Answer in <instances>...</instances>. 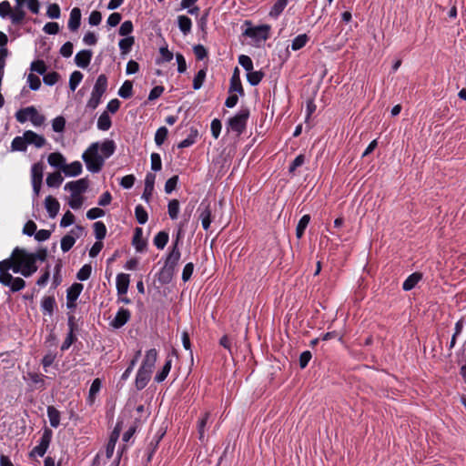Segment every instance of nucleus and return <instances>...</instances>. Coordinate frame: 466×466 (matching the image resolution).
<instances>
[{"mask_svg": "<svg viewBox=\"0 0 466 466\" xmlns=\"http://www.w3.org/2000/svg\"><path fill=\"white\" fill-rule=\"evenodd\" d=\"M46 209L51 218H54L59 212L60 204L56 198L47 196L45 199Z\"/></svg>", "mask_w": 466, "mask_h": 466, "instance_id": "nucleus-22", "label": "nucleus"}, {"mask_svg": "<svg viewBox=\"0 0 466 466\" xmlns=\"http://www.w3.org/2000/svg\"><path fill=\"white\" fill-rule=\"evenodd\" d=\"M132 91H133V84L129 80H126L120 88L118 89V96L122 98H129L132 96Z\"/></svg>", "mask_w": 466, "mask_h": 466, "instance_id": "nucleus-42", "label": "nucleus"}, {"mask_svg": "<svg viewBox=\"0 0 466 466\" xmlns=\"http://www.w3.org/2000/svg\"><path fill=\"white\" fill-rule=\"evenodd\" d=\"M309 41V36L306 34H301L297 35L291 43V49L293 51H298L304 47Z\"/></svg>", "mask_w": 466, "mask_h": 466, "instance_id": "nucleus-40", "label": "nucleus"}, {"mask_svg": "<svg viewBox=\"0 0 466 466\" xmlns=\"http://www.w3.org/2000/svg\"><path fill=\"white\" fill-rule=\"evenodd\" d=\"M53 432L50 429L46 428L40 438L39 443L30 451L29 457L35 458V456L43 457L52 440Z\"/></svg>", "mask_w": 466, "mask_h": 466, "instance_id": "nucleus-7", "label": "nucleus"}, {"mask_svg": "<svg viewBox=\"0 0 466 466\" xmlns=\"http://www.w3.org/2000/svg\"><path fill=\"white\" fill-rule=\"evenodd\" d=\"M248 116L249 110L248 108H242L238 112V114L228 119V127L237 135H241L246 129Z\"/></svg>", "mask_w": 466, "mask_h": 466, "instance_id": "nucleus-6", "label": "nucleus"}, {"mask_svg": "<svg viewBox=\"0 0 466 466\" xmlns=\"http://www.w3.org/2000/svg\"><path fill=\"white\" fill-rule=\"evenodd\" d=\"M0 283L9 287L12 292L20 291L25 287V281L22 278H14L12 275L0 276Z\"/></svg>", "mask_w": 466, "mask_h": 466, "instance_id": "nucleus-10", "label": "nucleus"}, {"mask_svg": "<svg viewBox=\"0 0 466 466\" xmlns=\"http://www.w3.org/2000/svg\"><path fill=\"white\" fill-rule=\"evenodd\" d=\"M135 216L140 225L146 224L148 219L147 212L141 205L135 208Z\"/></svg>", "mask_w": 466, "mask_h": 466, "instance_id": "nucleus-50", "label": "nucleus"}, {"mask_svg": "<svg viewBox=\"0 0 466 466\" xmlns=\"http://www.w3.org/2000/svg\"><path fill=\"white\" fill-rule=\"evenodd\" d=\"M81 23V11L78 7H74L70 12L68 20V28L71 31H76Z\"/></svg>", "mask_w": 466, "mask_h": 466, "instance_id": "nucleus-23", "label": "nucleus"}, {"mask_svg": "<svg viewBox=\"0 0 466 466\" xmlns=\"http://www.w3.org/2000/svg\"><path fill=\"white\" fill-rule=\"evenodd\" d=\"M83 79V74L80 71H74L70 75L69 78V87L71 91H75L77 87V86L80 84V82Z\"/></svg>", "mask_w": 466, "mask_h": 466, "instance_id": "nucleus-51", "label": "nucleus"}, {"mask_svg": "<svg viewBox=\"0 0 466 466\" xmlns=\"http://www.w3.org/2000/svg\"><path fill=\"white\" fill-rule=\"evenodd\" d=\"M134 27L131 21L127 20L122 23L119 27L118 33L122 36H128L132 33Z\"/></svg>", "mask_w": 466, "mask_h": 466, "instance_id": "nucleus-64", "label": "nucleus"}, {"mask_svg": "<svg viewBox=\"0 0 466 466\" xmlns=\"http://www.w3.org/2000/svg\"><path fill=\"white\" fill-rule=\"evenodd\" d=\"M12 269L14 273H19V268L16 267V261L15 258L14 257L13 253L11 254V257L0 261V276L3 275H11L8 270Z\"/></svg>", "mask_w": 466, "mask_h": 466, "instance_id": "nucleus-14", "label": "nucleus"}, {"mask_svg": "<svg viewBox=\"0 0 466 466\" xmlns=\"http://www.w3.org/2000/svg\"><path fill=\"white\" fill-rule=\"evenodd\" d=\"M180 250L178 248V238L175 241V243L172 246V248L170 252L168 253L165 265L160 270L159 273V280L162 283H168L173 276L175 268L177 267L179 259H180Z\"/></svg>", "mask_w": 466, "mask_h": 466, "instance_id": "nucleus-2", "label": "nucleus"}, {"mask_svg": "<svg viewBox=\"0 0 466 466\" xmlns=\"http://www.w3.org/2000/svg\"><path fill=\"white\" fill-rule=\"evenodd\" d=\"M157 359V350L151 349L146 352L144 360H143L140 367L153 371Z\"/></svg>", "mask_w": 466, "mask_h": 466, "instance_id": "nucleus-20", "label": "nucleus"}, {"mask_svg": "<svg viewBox=\"0 0 466 466\" xmlns=\"http://www.w3.org/2000/svg\"><path fill=\"white\" fill-rule=\"evenodd\" d=\"M63 182V177L59 172L48 174L46 177V185L50 187H58Z\"/></svg>", "mask_w": 466, "mask_h": 466, "instance_id": "nucleus-45", "label": "nucleus"}, {"mask_svg": "<svg viewBox=\"0 0 466 466\" xmlns=\"http://www.w3.org/2000/svg\"><path fill=\"white\" fill-rule=\"evenodd\" d=\"M88 187V182L86 178H81L76 181H71L66 184L65 190H68L73 196L80 195L85 192Z\"/></svg>", "mask_w": 466, "mask_h": 466, "instance_id": "nucleus-12", "label": "nucleus"}, {"mask_svg": "<svg viewBox=\"0 0 466 466\" xmlns=\"http://www.w3.org/2000/svg\"><path fill=\"white\" fill-rule=\"evenodd\" d=\"M130 283V276L126 273H119L116 279V286L118 296H123L127 293Z\"/></svg>", "mask_w": 466, "mask_h": 466, "instance_id": "nucleus-16", "label": "nucleus"}, {"mask_svg": "<svg viewBox=\"0 0 466 466\" xmlns=\"http://www.w3.org/2000/svg\"><path fill=\"white\" fill-rule=\"evenodd\" d=\"M209 417H210V413L209 412H206L202 416V418H200L199 420H198V438H199V440L201 441H204V440H205V428H206V425L208 424Z\"/></svg>", "mask_w": 466, "mask_h": 466, "instance_id": "nucleus-46", "label": "nucleus"}, {"mask_svg": "<svg viewBox=\"0 0 466 466\" xmlns=\"http://www.w3.org/2000/svg\"><path fill=\"white\" fill-rule=\"evenodd\" d=\"M56 306V300L54 297H45L41 303V308L44 312L52 315L54 308Z\"/></svg>", "mask_w": 466, "mask_h": 466, "instance_id": "nucleus-47", "label": "nucleus"}, {"mask_svg": "<svg viewBox=\"0 0 466 466\" xmlns=\"http://www.w3.org/2000/svg\"><path fill=\"white\" fill-rule=\"evenodd\" d=\"M48 164L54 167L61 168L63 170L66 164V158L59 152L51 153L47 157Z\"/></svg>", "mask_w": 466, "mask_h": 466, "instance_id": "nucleus-27", "label": "nucleus"}, {"mask_svg": "<svg viewBox=\"0 0 466 466\" xmlns=\"http://www.w3.org/2000/svg\"><path fill=\"white\" fill-rule=\"evenodd\" d=\"M27 378L35 386L36 389H45V376L36 372H28Z\"/></svg>", "mask_w": 466, "mask_h": 466, "instance_id": "nucleus-37", "label": "nucleus"}, {"mask_svg": "<svg viewBox=\"0 0 466 466\" xmlns=\"http://www.w3.org/2000/svg\"><path fill=\"white\" fill-rule=\"evenodd\" d=\"M264 77V73L261 72V71H248V74H247V79H248V82L251 85V86H257L258 85L262 78Z\"/></svg>", "mask_w": 466, "mask_h": 466, "instance_id": "nucleus-48", "label": "nucleus"}, {"mask_svg": "<svg viewBox=\"0 0 466 466\" xmlns=\"http://www.w3.org/2000/svg\"><path fill=\"white\" fill-rule=\"evenodd\" d=\"M107 88V77L106 75H99L93 87L91 96L87 101L86 106L90 109H96L100 104L101 97Z\"/></svg>", "mask_w": 466, "mask_h": 466, "instance_id": "nucleus-4", "label": "nucleus"}, {"mask_svg": "<svg viewBox=\"0 0 466 466\" xmlns=\"http://www.w3.org/2000/svg\"><path fill=\"white\" fill-rule=\"evenodd\" d=\"M151 158V169L153 171H160L162 168V161L158 153H152Z\"/></svg>", "mask_w": 466, "mask_h": 466, "instance_id": "nucleus-62", "label": "nucleus"}, {"mask_svg": "<svg viewBox=\"0 0 466 466\" xmlns=\"http://www.w3.org/2000/svg\"><path fill=\"white\" fill-rule=\"evenodd\" d=\"M309 220H310L309 215H304L299 219V221L297 225V228H296V236L298 238H302V236L304 235L305 229L307 228V227L309 223Z\"/></svg>", "mask_w": 466, "mask_h": 466, "instance_id": "nucleus-44", "label": "nucleus"}, {"mask_svg": "<svg viewBox=\"0 0 466 466\" xmlns=\"http://www.w3.org/2000/svg\"><path fill=\"white\" fill-rule=\"evenodd\" d=\"M15 6L14 11L11 13V21L14 25H19L22 23L25 16V12L23 9L26 0H15Z\"/></svg>", "mask_w": 466, "mask_h": 466, "instance_id": "nucleus-17", "label": "nucleus"}, {"mask_svg": "<svg viewBox=\"0 0 466 466\" xmlns=\"http://www.w3.org/2000/svg\"><path fill=\"white\" fill-rule=\"evenodd\" d=\"M132 244L138 252L144 251L147 247L146 240L143 239V230L140 228L135 229Z\"/></svg>", "mask_w": 466, "mask_h": 466, "instance_id": "nucleus-24", "label": "nucleus"}, {"mask_svg": "<svg viewBox=\"0 0 466 466\" xmlns=\"http://www.w3.org/2000/svg\"><path fill=\"white\" fill-rule=\"evenodd\" d=\"M92 51L91 50H81L76 53L75 56V63L78 67L86 68L92 58Z\"/></svg>", "mask_w": 466, "mask_h": 466, "instance_id": "nucleus-18", "label": "nucleus"}, {"mask_svg": "<svg viewBox=\"0 0 466 466\" xmlns=\"http://www.w3.org/2000/svg\"><path fill=\"white\" fill-rule=\"evenodd\" d=\"M422 279V274L420 272H414L410 274L403 282L402 289L405 291L411 290L418 282Z\"/></svg>", "mask_w": 466, "mask_h": 466, "instance_id": "nucleus-26", "label": "nucleus"}, {"mask_svg": "<svg viewBox=\"0 0 466 466\" xmlns=\"http://www.w3.org/2000/svg\"><path fill=\"white\" fill-rule=\"evenodd\" d=\"M111 118L106 111L103 112L97 120V128L106 131L111 127Z\"/></svg>", "mask_w": 466, "mask_h": 466, "instance_id": "nucleus-39", "label": "nucleus"}, {"mask_svg": "<svg viewBox=\"0 0 466 466\" xmlns=\"http://www.w3.org/2000/svg\"><path fill=\"white\" fill-rule=\"evenodd\" d=\"M101 389V381L99 379H95L89 389L88 400L90 403L94 401L96 395L99 392Z\"/></svg>", "mask_w": 466, "mask_h": 466, "instance_id": "nucleus-56", "label": "nucleus"}, {"mask_svg": "<svg viewBox=\"0 0 466 466\" xmlns=\"http://www.w3.org/2000/svg\"><path fill=\"white\" fill-rule=\"evenodd\" d=\"M289 0H277L269 11L271 17L277 18L285 9Z\"/></svg>", "mask_w": 466, "mask_h": 466, "instance_id": "nucleus-36", "label": "nucleus"}, {"mask_svg": "<svg viewBox=\"0 0 466 466\" xmlns=\"http://www.w3.org/2000/svg\"><path fill=\"white\" fill-rule=\"evenodd\" d=\"M171 366L172 360L170 358H167L161 370L158 371L155 376V380L158 383L164 381L171 370Z\"/></svg>", "mask_w": 466, "mask_h": 466, "instance_id": "nucleus-34", "label": "nucleus"}, {"mask_svg": "<svg viewBox=\"0 0 466 466\" xmlns=\"http://www.w3.org/2000/svg\"><path fill=\"white\" fill-rule=\"evenodd\" d=\"M168 215L171 219H177L179 213V202L177 199H172L168 202L167 206Z\"/></svg>", "mask_w": 466, "mask_h": 466, "instance_id": "nucleus-54", "label": "nucleus"}, {"mask_svg": "<svg viewBox=\"0 0 466 466\" xmlns=\"http://www.w3.org/2000/svg\"><path fill=\"white\" fill-rule=\"evenodd\" d=\"M199 211V219L201 221L202 228L205 230H208L212 222L211 218V208L209 204H205L202 202L198 208Z\"/></svg>", "mask_w": 466, "mask_h": 466, "instance_id": "nucleus-13", "label": "nucleus"}, {"mask_svg": "<svg viewBox=\"0 0 466 466\" xmlns=\"http://www.w3.org/2000/svg\"><path fill=\"white\" fill-rule=\"evenodd\" d=\"M177 25L184 35H187L191 32L192 21L187 15H178Z\"/></svg>", "mask_w": 466, "mask_h": 466, "instance_id": "nucleus-29", "label": "nucleus"}, {"mask_svg": "<svg viewBox=\"0 0 466 466\" xmlns=\"http://www.w3.org/2000/svg\"><path fill=\"white\" fill-rule=\"evenodd\" d=\"M177 182H178L177 176H173L170 178H168L165 184V192L167 194L172 193L176 189V187L177 186Z\"/></svg>", "mask_w": 466, "mask_h": 466, "instance_id": "nucleus-63", "label": "nucleus"}, {"mask_svg": "<svg viewBox=\"0 0 466 466\" xmlns=\"http://www.w3.org/2000/svg\"><path fill=\"white\" fill-rule=\"evenodd\" d=\"M228 92L229 93L236 92V93L239 94L240 96L244 95V89H243V86L241 84V80L239 77V71H238V67L235 68L234 73L231 76Z\"/></svg>", "mask_w": 466, "mask_h": 466, "instance_id": "nucleus-21", "label": "nucleus"}, {"mask_svg": "<svg viewBox=\"0 0 466 466\" xmlns=\"http://www.w3.org/2000/svg\"><path fill=\"white\" fill-rule=\"evenodd\" d=\"M59 77V74L53 71L44 75L43 81L47 86H54L58 81Z\"/></svg>", "mask_w": 466, "mask_h": 466, "instance_id": "nucleus-61", "label": "nucleus"}, {"mask_svg": "<svg viewBox=\"0 0 466 466\" xmlns=\"http://www.w3.org/2000/svg\"><path fill=\"white\" fill-rule=\"evenodd\" d=\"M167 134H168V130L166 127H160L157 130V132L155 134V143L157 144V146H161L165 142V140L167 137Z\"/></svg>", "mask_w": 466, "mask_h": 466, "instance_id": "nucleus-55", "label": "nucleus"}, {"mask_svg": "<svg viewBox=\"0 0 466 466\" xmlns=\"http://www.w3.org/2000/svg\"><path fill=\"white\" fill-rule=\"evenodd\" d=\"M130 317L131 314L127 309L120 308L111 321V325L115 329H120L130 319Z\"/></svg>", "mask_w": 466, "mask_h": 466, "instance_id": "nucleus-15", "label": "nucleus"}, {"mask_svg": "<svg viewBox=\"0 0 466 466\" xmlns=\"http://www.w3.org/2000/svg\"><path fill=\"white\" fill-rule=\"evenodd\" d=\"M207 75L206 69H200L193 79V88L198 90L203 86Z\"/></svg>", "mask_w": 466, "mask_h": 466, "instance_id": "nucleus-52", "label": "nucleus"}, {"mask_svg": "<svg viewBox=\"0 0 466 466\" xmlns=\"http://www.w3.org/2000/svg\"><path fill=\"white\" fill-rule=\"evenodd\" d=\"M47 417L50 421V425L53 428H57L60 424V412L54 406L47 407Z\"/></svg>", "mask_w": 466, "mask_h": 466, "instance_id": "nucleus-32", "label": "nucleus"}, {"mask_svg": "<svg viewBox=\"0 0 466 466\" xmlns=\"http://www.w3.org/2000/svg\"><path fill=\"white\" fill-rule=\"evenodd\" d=\"M83 232V227L76 226L73 229H71L69 234L64 236L61 239V249L63 252L69 251L75 245L76 238H79Z\"/></svg>", "mask_w": 466, "mask_h": 466, "instance_id": "nucleus-9", "label": "nucleus"}, {"mask_svg": "<svg viewBox=\"0 0 466 466\" xmlns=\"http://www.w3.org/2000/svg\"><path fill=\"white\" fill-rule=\"evenodd\" d=\"M26 147L27 142L25 134H23V137H15L11 143L13 151H25Z\"/></svg>", "mask_w": 466, "mask_h": 466, "instance_id": "nucleus-38", "label": "nucleus"}, {"mask_svg": "<svg viewBox=\"0 0 466 466\" xmlns=\"http://www.w3.org/2000/svg\"><path fill=\"white\" fill-rule=\"evenodd\" d=\"M198 135V133L197 129H191L190 134L187 136V138L182 140L177 145V147L178 148H185V147H188L192 146L196 142Z\"/></svg>", "mask_w": 466, "mask_h": 466, "instance_id": "nucleus-49", "label": "nucleus"}, {"mask_svg": "<svg viewBox=\"0 0 466 466\" xmlns=\"http://www.w3.org/2000/svg\"><path fill=\"white\" fill-rule=\"evenodd\" d=\"M27 145H34L35 147H43L46 144V138L32 130L24 132Z\"/></svg>", "mask_w": 466, "mask_h": 466, "instance_id": "nucleus-19", "label": "nucleus"}, {"mask_svg": "<svg viewBox=\"0 0 466 466\" xmlns=\"http://www.w3.org/2000/svg\"><path fill=\"white\" fill-rule=\"evenodd\" d=\"M118 436H119V430L116 427L114 430V431L112 432L110 439L106 444V454L107 458L112 457Z\"/></svg>", "mask_w": 466, "mask_h": 466, "instance_id": "nucleus-33", "label": "nucleus"}, {"mask_svg": "<svg viewBox=\"0 0 466 466\" xmlns=\"http://www.w3.org/2000/svg\"><path fill=\"white\" fill-rule=\"evenodd\" d=\"M94 234L98 241L105 238L106 235V227L102 221H96L93 225Z\"/></svg>", "mask_w": 466, "mask_h": 466, "instance_id": "nucleus-43", "label": "nucleus"}, {"mask_svg": "<svg viewBox=\"0 0 466 466\" xmlns=\"http://www.w3.org/2000/svg\"><path fill=\"white\" fill-rule=\"evenodd\" d=\"M152 372L153 371L149 370L139 367L135 380V386L137 390H141L146 388L151 379Z\"/></svg>", "mask_w": 466, "mask_h": 466, "instance_id": "nucleus-11", "label": "nucleus"}, {"mask_svg": "<svg viewBox=\"0 0 466 466\" xmlns=\"http://www.w3.org/2000/svg\"><path fill=\"white\" fill-rule=\"evenodd\" d=\"M270 27L267 25L259 26H248L243 32V35L252 38L255 42L259 43L268 38V31Z\"/></svg>", "mask_w": 466, "mask_h": 466, "instance_id": "nucleus-8", "label": "nucleus"}, {"mask_svg": "<svg viewBox=\"0 0 466 466\" xmlns=\"http://www.w3.org/2000/svg\"><path fill=\"white\" fill-rule=\"evenodd\" d=\"M13 255L15 258L16 267L21 268L19 273L25 278H28L37 271L38 267L36 266L32 253L16 247L13 250Z\"/></svg>", "mask_w": 466, "mask_h": 466, "instance_id": "nucleus-1", "label": "nucleus"}, {"mask_svg": "<svg viewBox=\"0 0 466 466\" xmlns=\"http://www.w3.org/2000/svg\"><path fill=\"white\" fill-rule=\"evenodd\" d=\"M60 7L57 4H50L47 7L46 15L52 19H57L60 17Z\"/></svg>", "mask_w": 466, "mask_h": 466, "instance_id": "nucleus-60", "label": "nucleus"}, {"mask_svg": "<svg viewBox=\"0 0 466 466\" xmlns=\"http://www.w3.org/2000/svg\"><path fill=\"white\" fill-rule=\"evenodd\" d=\"M83 289L84 286L81 283L72 284L66 291V300H76Z\"/></svg>", "mask_w": 466, "mask_h": 466, "instance_id": "nucleus-31", "label": "nucleus"}, {"mask_svg": "<svg viewBox=\"0 0 466 466\" xmlns=\"http://www.w3.org/2000/svg\"><path fill=\"white\" fill-rule=\"evenodd\" d=\"M238 63L247 72L253 70V62L248 56L240 55Z\"/></svg>", "mask_w": 466, "mask_h": 466, "instance_id": "nucleus-58", "label": "nucleus"}, {"mask_svg": "<svg viewBox=\"0 0 466 466\" xmlns=\"http://www.w3.org/2000/svg\"><path fill=\"white\" fill-rule=\"evenodd\" d=\"M44 166L41 162L35 163L31 167V182L42 183Z\"/></svg>", "mask_w": 466, "mask_h": 466, "instance_id": "nucleus-28", "label": "nucleus"}, {"mask_svg": "<svg viewBox=\"0 0 466 466\" xmlns=\"http://www.w3.org/2000/svg\"><path fill=\"white\" fill-rule=\"evenodd\" d=\"M99 143H92L83 153L82 158L86 163V168L92 173H98L104 166V157L98 154Z\"/></svg>", "mask_w": 466, "mask_h": 466, "instance_id": "nucleus-3", "label": "nucleus"}, {"mask_svg": "<svg viewBox=\"0 0 466 466\" xmlns=\"http://www.w3.org/2000/svg\"><path fill=\"white\" fill-rule=\"evenodd\" d=\"M168 238H169V236H168L167 232L160 231L155 236L153 242H154V245L158 249H163L166 247V245L167 244Z\"/></svg>", "mask_w": 466, "mask_h": 466, "instance_id": "nucleus-35", "label": "nucleus"}, {"mask_svg": "<svg viewBox=\"0 0 466 466\" xmlns=\"http://www.w3.org/2000/svg\"><path fill=\"white\" fill-rule=\"evenodd\" d=\"M134 43H135V39L133 36H127L125 38H122L118 43V46H119L121 53L123 55L129 53Z\"/></svg>", "mask_w": 466, "mask_h": 466, "instance_id": "nucleus-41", "label": "nucleus"}, {"mask_svg": "<svg viewBox=\"0 0 466 466\" xmlns=\"http://www.w3.org/2000/svg\"><path fill=\"white\" fill-rule=\"evenodd\" d=\"M82 164L79 161H74L70 164H65L63 172L67 177H76L82 173Z\"/></svg>", "mask_w": 466, "mask_h": 466, "instance_id": "nucleus-25", "label": "nucleus"}, {"mask_svg": "<svg viewBox=\"0 0 466 466\" xmlns=\"http://www.w3.org/2000/svg\"><path fill=\"white\" fill-rule=\"evenodd\" d=\"M92 273V267L90 264H85L77 272L76 278L80 281L87 280Z\"/></svg>", "mask_w": 466, "mask_h": 466, "instance_id": "nucleus-53", "label": "nucleus"}, {"mask_svg": "<svg viewBox=\"0 0 466 466\" xmlns=\"http://www.w3.org/2000/svg\"><path fill=\"white\" fill-rule=\"evenodd\" d=\"M116 149V145L113 140H105L101 145L99 144V150L102 153V157L105 158H108L111 157Z\"/></svg>", "mask_w": 466, "mask_h": 466, "instance_id": "nucleus-30", "label": "nucleus"}, {"mask_svg": "<svg viewBox=\"0 0 466 466\" xmlns=\"http://www.w3.org/2000/svg\"><path fill=\"white\" fill-rule=\"evenodd\" d=\"M30 69L39 75H45L46 71V64L43 60H36L31 63Z\"/></svg>", "mask_w": 466, "mask_h": 466, "instance_id": "nucleus-59", "label": "nucleus"}, {"mask_svg": "<svg viewBox=\"0 0 466 466\" xmlns=\"http://www.w3.org/2000/svg\"><path fill=\"white\" fill-rule=\"evenodd\" d=\"M15 117L20 123H25L27 120H30L35 127H39L45 122V116L39 114L34 106H27L20 109L16 112Z\"/></svg>", "mask_w": 466, "mask_h": 466, "instance_id": "nucleus-5", "label": "nucleus"}, {"mask_svg": "<svg viewBox=\"0 0 466 466\" xmlns=\"http://www.w3.org/2000/svg\"><path fill=\"white\" fill-rule=\"evenodd\" d=\"M27 83L30 87V89L35 91L38 90L41 86V80L39 76L34 75L33 73H30L27 76Z\"/></svg>", "mask_w": 466, "mask_h": 466, "instance_id": "nucleus-57", "label": "nucleus"}]
</instances>
